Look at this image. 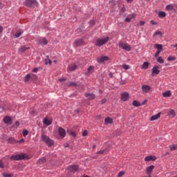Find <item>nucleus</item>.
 <instances>
[{
    "mask_svg": "<svg viewBox=\"0 0 177 177\" xmlns=\"http://www.w3.org/2000/svg\"><path fill=\"white\" fill-rule=\"evenodd\" d=\"M41 139L43 142H46L48 147H51V146H53L55 145V142L53 140H51L49 137H48V136L42 135Z\"/></svg>",
    "mask_w": 177,
    "mask_h": 177,
    "instance_id": "1",
    "label": "nucleus"
},
{
    "mask_svg": "<svg viewBox=\"0 0 177 177\" xmlns=\"http://www.w3.org/2000/svg\"><path fill=\"white\" fill-rule=\"evenodd\" d=\"M109 39H110V38L109 37H106L104 39H97L96 40V43L95 45L96 46H102L106 44H107V42H109Z\"/></svg>",
    "mask_w": 177,
    "mask_h": 177,
    "instance_id": "2",
    "label": "nucleus"
},
{
    "mask_svg": "<svg viewBox=\"0 0 177 177\" xmlns=\"http://www.w3.org/2000/svg\"><path fill=\"white\" fill-rule=\"evenodd\" d=\"M25 6L28 8H34V6H38V3L36 0H26L24 3Z\"/></svg>",
    "mask_w": 177,
    "mask_h": 177,
    "instance_id": "3",
    "label": "nucleus"
},
{
    "mask_svg": "<svg viewBox=\"0 0 177 177\" xmlns=\"http://www.w3.org/2000/svg\"><path fill=\"white\" fill-rule=\"evenodd\" d=\"M25 159H26V155L23 153L12 155L10 157V160H13L14 161H19L20 160H25Z\"/></svg>",
    "mask_w": 177,
    "mask_h": 177,
    "instance_id": "4",
    "label": "nucleus"
},
{
    "mask_svg": "<svg viewBox=\"0 0 177 177\" xmlns=\"http://www.w3.org/2000/svg\"><path fill=\"white\" fill-rule=\"evenodd\" d=\"M119 46L120 48H122V49H124V50H127V52L132 50V47L131 46V45L127 43L120 42Z\"/></svg>",
    "mask_w": 177,
    "mask_h": 177,
    "instance_id": "5",
    "label": "nucleus"
},
{
    "mask_svg": "<svg viewBox=\"0 0 177 177\" xmlns=\"http://www.w3.org/2000/svg\"><path fill=\"white\" fill-rule=\"evenodd\" d=\"M129 93L123 92L120 94V99L122 102H128L129 100Z\"/></svg>",
    "mask_w": 177,
    "mask_h": 177,
    "instance_id": "6",
    "label": "nucleus"
},
{
    "mask_svg": "<svg viewBox=\"0 0 177 177\" xmlns=\"http://www.w3.org/2000/svg\"><path fill=\"white\" fill-rule=\"evenodd\" d=\"M154 48L157 49L154 57H158V55H160V53H161V51L162 50V44H155Z\"/></svg>",
    "mask_w": 177,
    "mask_h": 177,
    "instance_id": "7",
    "label": "nucleus"
},
{
    "mask_svg": "<svg viewBox=\"0 0 177 177\" xmlns=\"http://www.w3.org/2000/svg\"><path fill=\"white\" fill-rule=\"evenodd\" d=\"M141 89L143 93H149V92H151V86L147 84L142 85Z\"/></svg>",
    "mask_w": 177,
    "mask_h": 177,
    "instance_id": "8",
    "label": "nucleus"
},
{
    "mask_svg": "<svg viewBox=\"0 0 177 177\" xmlns=\"http://www.w3.org/2000/svg\"><path fill=\"white\" fill-rule=\"evenodd\" d=\"M80 167H78V165H71L69 167H67V171H68V172H73V174H75V172H77V171H78V169Z\"/></svg>",
    "mask_w": 177,
    "mask_h": 177,
    "instance_id": "9",
    "label": "nucleus"
},
{
    "mask_svg": "<svg viewBox=\"0 0 177 177\" xmlns=\"http://www.w3.org/2000/svg\"><path fill=\"white\" fill-rule=\"evenodd\" d=\"M30 78H32L33 80H37V75L35 74H28L24 77V82H27L29 81Z\"/></svg>",
    "mask_w": 177,
    "mask_h": 177,
    "instance_id": "10",
    "label": "nucleus"
},
{
    "mask_svg": "<svg viewBox=\"0 0 177 177\" xmlns=\"http://www.w3.org/2000/svg\"><path fill=\"white\" fill-rule=\"evenodd\" d=\"M110 61V57L108 56H101L97 59L98 63H104V62Z\"/></svg>",
    "mask_w": 177,
    "mask_h": 177,
    "instance_id": "11",
    "label": "nucleus"
},
{
    "mask_svg": "<svg viewBox=\"0 0 177 177\" xmlns=\"http://www.w3.org/2000/svg\"><path fill=\"white\" fill-rule=\"evenodd\" d=\"M158 74H160V67L156 65L152 68V77H154V75H158Z\"/></svg>",
    "mask_w": 177,
    "mask_h": 177,
    "instance_id": "12",
    "label": "nucleus"
},
{
    "mask_svg": "<svg viewBox=\"0 0 177 177\" xmlns=\"http://www.w3.org/2000/svg\"><path fill=\"white\" fill-rule=\"evenodd\" d=\"M58 133L62 139L66 138V129L62 127H59Z\"/></svg>",
    "mask_w": 177,
    "mask_h": 177,
    "instance_id": "13",
    "label": "nucleus"
},
{
    "mask_svg": "<svg viewBox=\"0 0 177 177\" xmlns=\"http://www.w3.org/2000/svg\"><path fill=\"white\" fill-rule=\"evenodd\" d=\"M145 161L148 162L149 161H156L157 160V156H147L145 158Z\"/></svg>",
    "mask_w": 177,
    "mask_h": 177,
    "instance_id": "14",
    "label": "nucleus"
},
{
    "mask_svg": "<svg viewBox=\"0 0 177 177\" xmlns=\"http://www.w3.org/2000/svg\"><path fill=\"white\" fill-rule=\"evenodd\" d=\"M52 122H53L52 119H50L48 117H46L43 120V124L44 125H46L47 127H49V125H51Z\"/></svg>",
    "mask_w": 177,
    "mask_h": 177,
    "instance_id": "15",
    "label": "nucleus"
},
{
    "mask_svg": "<svg viewBox=\"0 0 177 177\" xmlns=\"http://www.w3.org/2000/svg\"><path fill=\"white\" fill-rule=\"evenodd\" d=\"M177 4H169L166 6V10H174L176 12Z\"/></svg>",
    "mask_w": 177,
    "mask_h": 177,
    "instance_id": "16",
    "label": "nucleus"
},
{
    "mask_svg": "<svg viewBox=\"0 0 177 177\" xmlns=\"http://www.w3.org/2000/svg\"><path fill=\"white\" fill-rule=\"evenodd\" d=\"M93 71H95V66H90L88 68H87V71L85 73L86 75H91V74H92V73H93Z\"/></svg>",
    "mask_w": 177,
    "mask_h": 177,
    "instance_id": "17",
    "label": "nucleus"
},
{
    "mask_svg": "<svg viewBox=\"0 0 177 177\" xmlns=\"http://www.w3.org/2000/svg\"><path fill=\"white\" fill-rule=\"evenodd\" d=\"M161 117V112H159L158 113L151 116L150 118H149V120L150 121H156V120H158L160 119V118Z\"/></svg>",
    "mask_w": 177,
    "mask_h": 177,
    "instance_id": "18",
    "label": "nucleus"
},
{
    "mask_svg": "<svg viewBox=\"0 0 177 177\" xmlns=\"http://www.w3.org/2000/svg\"><path fill=\"white\" fill-rule=\"evenodd\" d=\"M167 115H168V117H169V118H174V117L176 115V113L175 112V110L170 109L167 112Z\"/></svg>",
    "mask_w": 177,
    "mask_h": 177,
    "instance_id": "19",
    "label": "nucleus"
},
{
    "mask_svg": "<svg viewBox=\"0 0 177 177\" xmlns=\"http://www.w3.org/2000/svg\"><path fill=\"white\" fill-rule=\"evenodd\" d=\"M39 45H48V40L45 37L39 39Z\"/></svg>",
    "mask_w": 177,
    "mask_h": 177,
    "instance_id": "20",
    "label": "nucleus"
},
{
    "mask_svg": "<svg viewBox=\"0 0 177 177\" xmlns=\"http://www.w3.org/2000/svg\"><path fill=\"white\" fill-rule=\"evenodd\" d=\"M3 121L5 124H12V118L10 116H6L3 119Z\"/></svg>",
    "mask_w": 177,
    "mask_h": 177,
    "instance_id": "21",
    "label": "nucleus"
},
{
    "mask_svg": "<svg viewBox=\"0 0 177 177\" xmlns=\"http://www.w3.org/2000/svg\"><path fill=\"white\" fill-rule=\"evenodd\" d=\"M114 122V120H113V118L110 117H106L104 119V124L105 125H109V124H113Z\"/></svg>",
    "mask_w": 177,
    "mask_h": 177,
    "instance_id": "22",
    "label": "nucleus"
},
{
    "mask_svg": "<svg viewBox=\"0 0 177 177\" xmlns=\"http://www.w3.org/2000/svg\"><path fill=\"white\" fill-rule=\"evenodd\" d=\"M153 169H154V165H151L146 168V172L147 175H151V172H153Z\"/></svg>",
    "mask_w": 177,
    "mask_h": 177,
    "instance_id": "23",
    "label": "nucleus"
},
{
    "mask_svg": "<svg viewBox=\"0 0 177 177\" xmlns=\"http://www.w3.org/2000/svg\"><path fill=\"white\" fill-rule=\"evenodd\" d=\"M136 17V14H131L128 17L125 19V21L127 23H129L132 19H135Z\"/></svg>",
    "mask_w": 177,
    "mask_h": 177,
    "instance_id": "24",
    "label": "nucleus"
},
{
    "mask_svg": "<svg viewBox=\"0 0 177 177\" xmlns=\"http://www.w3.org/2000/svg\"><path fill=\"white\" fill-rule=\"evenodd\" d=\"M172 92L171 91H167L162 93L163 97H171Z\"/></svg>",
    "mask_w": 177,
    "mask_h": 177,
    "instance_id": "25",
    "label": "nucleus"
},
{
    "mask_svg": "<svg viewBox=\"0 0 177 177\" xmlns=\"http://www.w3.org/2000/svg\"><path fill=\"white\" fill-rule=\"evenodd\" d=\"M75 70H77V65L75 64H71L68 66V71H74Z\"/></svg>",
    "mask_w": 177,
    "mask_h": 177,
    "instance_id": "26",
    "label": "nucleus"
},
{
    "mask_svg": "<svg viewBox=\"0 0 177 177\" xmlns=\"http://www.w3.org/2000/svg\"><path fill=\"white\" fill-rule=\"evenodd\" d=\"M149 66H150V63L147 62H145L142 65V70H147L149 68Z\"/></svg>",
    "mask_w": 177,
    "mask_h": 177,
    "instance_id": "27",
    "label": "nucleus"
},
{
    "mask_svg": "<svg viewBox=\"0 0 177 177\" xmlns=\"http://www.w3.org/2000/svg\"><path fill=\"white\" fill-rule=\"evenodd\" d=\"M29 48H30V47L23 46L21 48H19V53H23L26 52L27 50V49H29Z\"/></svg>",
    "mask_w": 177,
    "mask_h": 177,
    "instance_id": "28",
    "label": "nucleus"
},
{
    "mask_svg": "<svg viewBox=\"0 0 177 177\" xmlns=\"http://www.w3.org/2000/svg\"><path fill=\"white\" fill-rule=\"evenodd\" d=\"M158 16L160 19H164V17H166L167 13H165V12H164V11H160L158 12Z\"/></svg>",
    "mask_w": 177,
    "mask_h": 177,
    "instance_id": "29",
    "label": "nucleus"
},
{
    "mask_svg": "<svg viewBox=\"0 0 177 177\" xmlns=\"http://www.w3.org/2000/svg\"><path fill=\"white\" fill-rule=\"evenodd\" d=\"M86 97H87V99H89V100H92L93 99H95V94L93 93H86L85 94Z\"/></svg>",
    "mask_w": 177,
    "mask_h": 177,
    "instance_id": "30",
    "label": "nucleus"
},
{
    "mask_svg": "<svg viewBox=\"0 0 177 177\" xmlns=\"http://www.w3.org/2000/svg\"><path fill=\"white\" fill-rule=\"evenodd\" d=\"M133 106H134V107H140L142 104H140V102H139L138 100H134L133 101Z\"/></svg>",
    "mask_w": 177,
    "mask_h": 177,
    "instance_id": "31",
    "label": "nucleus"
},
{
    "mask_svg": "<svg viewBox=\"0 0 177 177\" xmlns=\"http://www.w3.org/2000/svg\"><path fill=\"white\" fill-rule=\"evenodd\" d=\"M6 110H9V106H8V105H3L2 107L0 106V113H2V111H6Z\"/></svg>",
    "mask_w": 177,
    "mask_h": 177,
    "instance_id": "32",
    "label": "nucleus"
},
{
    "mask_svg": "<svg viewBox=\"0 0 177 177\" xmlns=\"http://www.w3.org/2000/svg\"><path fill=\"white\" fill-rule=\"evenodd\" d=\"M76 46H80V45H82L84 44V41L82 39H80L78 40H77L75 42Z\"/></svg>",
    "mask_w": 177,
    "mask_h": 177,
    "instance_id": "33",
    "label": "nucleus"
},
{
    "mask_svg": "<svg viewBox=\"0 0 177 177\" xmlns=\"http://www.w3.org/2000/svg\"><path fill=\"white\" fill-rule=\"evenodd\" d=\"M174 60H176V57L174 56H169L167 58L168 62H174Z\"/></svg>",
    "mask_w": 177,
    "mask_h": 177,
    "instance_id": "34",
    "label": "nucleus"
},
{
    "mask_svg": "<svg viewBox=\"0 0 177 177\" xmlns=\"http://www.w3.org/2000/svg\"><path fill=\"white\" fill-rule=\"evenodd\" d=\"M38 162H39V164H44L45 162H46V158H41L39 159Z\"/></svg>",
    "mask_w": 177,
    "mask_h": 177,
    "instance_id": "35",
    "label": "nucleus"
},
{
    "mask_svg": "<svg viewBox=\"0 0 177 177\" xmlns=\"http://www.w3.org/2000/svg\"><path fill=\"white\" fill-rule=\"evenodd\" d=\"M158 63H160V64H164V59H162V57H158L157 59Z\"/></svg>",
    "mask_w": 177,
    "mask_h": 177,
    "instance_id": "36",
    "label": "nucleus"
},
{
    "mask_svg": "<svg viewBox=\"0 0 177 177\" xmlns=\"http://www.w3.org/2000/svg\"><path fill=\"white\" fill-rule=\"evenodd\" d=\"M67 86H77V84L73 82H69L66 83Z\"/></svg>",
    "mask_w": 177,
    "mask_h": 177,
    "instance_id": "37",
    "label": "nucleus"
},
{
    "mask_svg": "<svg viewBox=\"0 0 177 177\" xmlns=\"http://www.w3.org/2000/svg\"><path fill=\"white\" fill-rule=\"evenodd\" d=\"M169 149L171 151L172 150H177V145L174 144V145H170Z\"/></svg>",
    "mask_w": 177,
    "mask_h": 177,
    "instance_id": "38",
    "label": "nucleus"
},
{
    "mask_svg": "<svg viewBox=\"0 0 177 177\" xmlns=\"http://www.w3.org/2000/svg\"><path fill=\"white\" fill-rule=\"evenodd\" d=\"M3 177H12L13 174L5 172V173H3Z\"/></svg>",
    "mask_w": 177,
    "mask_h": 177,
    "instance_id": "39",
    "label": "nucleus"
},
{
    "mask_svg": "<svg viewBox=\"0 0 177 177\" xmlns=\"http://www.w3.org/2000/svg\"><path fill=\"white\" fill-rule=\"evenodd\" d=\"M156 35H159V37H162V32H160V31H156L155 32V33L153 34L154 37H156Z\"/></svg>",
    "mask_w": 177,
    "mask_h": 177,
    "instance_id": "40",
    "label": "nucleus"
},
{
    "mask_svg": "<svg viewBox=\"0 0 177 177\" xmlns=\"http://www.w3.org/2000/svg\"><path fill=\"white\" fill-rule=\"evenodd\" d=\"M124 175H125V171H122L118 174L117 177H122Z\"/></svg>",
    "mask_w": 177,
    "mask_h": 177,
    "instance_id": "41",
    "label": "nucleus"
},
{
    "mask_svg": "<svg viewBox=\"0 0 177 177\" xmlns=\"http://www.w3.org/2000/svg\"><path fill=\"white\" fill-rule=\"evenodd\" d=\"M122 68H124L125 70H129L131 68V66H129V65L123 64Z\"/></svg>",
    "mask_w": 177,
    "mask_h": 177,
    "instance_id": "42",
    "label": "nucleus"
},
{
    "mask_svg": "<svg viewBox=\"0 0 177 177\" xmlns=\"http://www.w3.org/2000/svg\"><path fill=\"white\" fill-rule=\"evenodd\" d=\"M23 136L26 137L27 135H28V131L27 129H24L22 132Z\"/></svg>",
    "mask_w": 177,
    "mask_h": 177,
    "instance_id": "43",
    "label": "nucleus"
},
{
    "mask_svg": "<svg viewBox=\"0 0 177 177\" xmlns=\"http://www.w3.org/2000/svg\"><path fill=\"white\" fill-rule=\"evenodd\" d=\"M21 34H23V32L19 31L15 34L16 38H19V37H21Z\"/></svg>",
    "mask_w": 177,
    "mask_h": 177,
    "instance_id": "44",
    "label": "nucleus"
},
{
    "mask_svg": "<svg viewBox=\"0 0 177 177\" xmlns=\"http://www.w3.org/2000/svg\"><path fill=\"white\" fill-rule=\"evenodd\" d=\"M70 135H71V136H73V138H75V136H77V133H75V131H69Z\"/></svg>",
    "mask_w": 177,
    "mask_h": 177,
    "instance_id": "45",
    "label": "nucleus"
},
{
    "mask_svg": "<svg viewBox=\"0 0 177 177\" xmlns=\"http://www.w3.org/2000/svg\"><path fill=\"white\" fill-rule=\"evenodd\" d=\"M45 64H49L50 66V64H52V61L49 59H47L45 60Z\"/></svg>",
    "mask_w": 177,
    "mask_h": 177,
    "instance_id": "46",
    "label": "nucleus"
},
{
    "mask_svg": "<svg viewBox=\"0 0 177 177\" xmlns=\"http://www.w3.org/2000/svg\"><path fill=\"white\" fill-rule=\"evenodd\" d=\"M15 142H16V140H15V138H11L8 140V143H15Z\"/></svg>",
    "mask_w": 177,
    "mask_h": 177,
    "instance_id": "47",
    "label": "nucleus"
},
{
    "mask_svg": "<svg viewBox=\"0 0 177 177\" xmlns=\"http://www.w3.org/2000/svg\"><path fill=\"white\" fill-rule=\"evenodd\" d=\"M82 136H88V130H84L82 132Z\"/></svg>",
    "mask_w": 177,
    "mask_h": 177,
    "instance_id": "48",
    "label": "nucleus"
},
{
    "mask_svg": "<svg viewBox=\"0 0 177 177\" xmlns=\"http://www.w3.org/2000/svg\"><path fill=\"white\" fill-rule=\"evenodd\" d=\"M151 24H152L153 26H157V22H155L154 20H151L150 21Z\"/></svg>",
    "mask_w": 177,
    "mask_h": 177,
    "instance_id": "49",
    "label": "nucleus"
},
{
    "mask_svg": "<svg viewBox=\"0 0 177 177\" xmlns=\"http://www.w3.org/2000/svg\"><path fill=\"white\" fill-rule=\"evenodd\" d=\"M38 72V68H34L32 69V73H37Z\"/></svg>",
    "mask_w": 177,
    "mask_h": 177,
    "instance_id": "50",
    "label": "nucleus"
},
{
    "mask_svg": "<svg viewBox=\"0 0 177 177\" xmlns=\"http://www.w3.org/2000/svg\"><path fill=\"white\" fill-rule=\"evenodd\" d=\"M145 22L144 21H140V26H145Z\"/></svg>",
    "mask_w": 177,
    "mask_h": 177,
    "instance_id": "51",
    "label": "nucleus"
},
{
    "mask_svg": "<svg viewBox=\"0 0 177 177\" xmlns=\"http://www.w3.org/2000/svg\"><path fill=\"white\" fill-rule=\"evenodd\" d=\"M106 102H107V100L106 99H103L102 101H101V104H104V103H106Z\"/></svg>",
    "mask_w": 177,
    "mask_h": 177,
    "instance_id": "52",
    "label": "nucleus"
},
{
    "mask_svg": "<svg viewBox=\"0 0 177 177\" xmlns=\"http://www.w3.org/2000/svg\"><path fill=\"white\" fill-rule=\"evenodd\" d=\"M17 143H24V139H21L20 140L17 141Z\"/></svg>",
    "mask_w": 177,
    "mask_h": 177,
    "instance_id": "53",
    "label": "nucleus"
},
{
    "mask_svg": "<svg viewBox=\"0 0 177 177\" xmlns=\"http://www.w3.org/2000/svg\"><path fill=\"white\" fill-rule=\"evenodd\" d=\"M15 127H20V122H16L15 124Z\"/></svg>",
    "mask_w": 177,
    "mask_h": 177,
    "instance_id": "54",
    "label": "nucleus"
},
{
    "mask_svg": "<svg viewBox=\"0 0 177 177\" xmlns=\"http://www.w3.org/2000/svg\"><path fill=\"white\" fill-rule=\"evenodd\" d=\"M104 153V151L102 150L97 152V154H103Z\"/></svg>",
    "mask_w": 177,
    "mask_h": 177,
    "instance_id": "55",
    "label": "nucleus"
},
{
    "mask_svg": "<svg viewBox=\"0 0 177 177\" xmlns=\"http://www.w3.org/2000/svg\"><path fill=\"white\" fill-rule=\"evenodd\" d=\"M59 82H62V81H66V78H64V77L60 78V79H59Z\"/></svg>",
    "mask_w": 177,
    "mask_h": 177,
    "instance_id": "56",
    "label": "nucleus"
},
{
    "mask_svg": "<svg viewBox=\"0 0 177 177\" xmlns=\"http://www.w3.org/2000/svg\"><path fill=\"white\" fill-rule=\"evenodd\" d=\"M0 168H3V163L2 162V160H0Z\"/></svg>",
    "mask_w": 177,
    "mask_h": 177,
    "instance_id": "57",
    "label": "nucleus"
},
{
    "mask_svg": "<svg viewBox=\"0 0 177 177\" xmlns=\"http://www.w3.org/2000/svg\"><path fill=\"white\" fill-rule=\"evenodd\" d=\"M126 1L127 2V3H132V2H133V0H126Z\"/></svg>",
    "mask_w": 177,
    "mask_h": 177,
    "instance_id": "58",
    "label": "nucleus"
},
{
    "mask_svg": "<svg viewBox=\"0 0 177 177\" xmlns=\"http://www.w3.org/2000/svg\"><path fill=\"white\" fill-rule=\"evenodd\" d=\"M90 24H91V26H93V24H95V21H93V20L91 21H90Z\"/></svg>",
    "mask_w": 177,
    "mask_h": 177,
    "instance_id": "59",
    "label": "nucleus"
},
{
    "mask_svg": "<svg viewBox=\"0 0 177 177\" xmlns=\"http://www.w3.org/2000/svg\"><path fill=\"white\" fill-rule=\"evenodd\" d=\"M2 31H3V28L0 26V34L2 32Z\"/></svg>",
    "mask_w": 177,
    "mask_h": 177,
    "instance_id": "60",
    "label": "nucleus"
},
{
    "mask_svg": "<svg viewBox=\"0 0 177 177\" xmlns=\"http://www.w3.org/2000/svg\"><path fill=\"white\" fill-rule=\"evenodd\" d=\"M121 10H122V12H125V10H126L125 7L122 8Z\"/></svg>",
    "mask_w": 177,
    "mask_h": 177,
    "instance_id": "61",
    "label": "nucleus"
},
{
    "mask_svg": "<svg viewBox=\"0 0 177 177\" xmlns=\"http://www.w3.org/2000/svg\"><path fill=\"white\" fill-rule=\"evenodd\" d=\"M146 102H147V100H145L144 101V102L142 103V104H146Z\"/></svg>",
    "mask_w": 177,
    "mask_h": 177,
    "instance_id": "62",
    "label": "nucleus"
},
{
    "mask_svg": "<svg viewBox=\"0 0 177 177\" xmlns=\"http://www.w3.org/2000/svg\"><path fill=\"white\" fill-rule=\"evenodd\" d=\"M54 63H57V61H56V60H54Z\"/></svg>",
    "mask_w": 177,
    "mask_h": 177,
    "instance_id": "63",
    "label": "nucleus"
},
{
    "mask_svg": "<svg viewBox=\"0 0 177 177\" xmlns=\"http://www.w3.org/2000/svg\"><path fill=\"white\" fill-rule=\"evenodd\" d=\"M93 148H95V145L93 146Z\"/></svg>",
    "mask_w": 177,
    "mask_h": 177,
    "instance_id": "64",
    "label": "nucleus"
}]
</instances>
